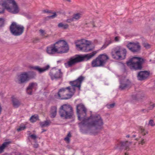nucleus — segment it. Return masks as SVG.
Returning <instances> with one entry per match:
<instances>
[{
  "mask_svg": "<svg viewBox=\"0 0 155 155\" xmlns=\"http://www.w3.org/2000/svg\"><path fill=\"white\" fill-rule=\"evenodd\" d=\"M127 51L124 48L117 46L113 48L111 51V55L113 58L117 60H123L126 58Z\"/></svg>",
  "mask_w": 155,
  "mask_h": 155,
  "instance_id": "4",
  "label": "nucleus"
},
{
  "mask_svg": "<svg viewBox=\"0 0 155 155\" xmlns=\"http://www.w3.org/2000/svg\"><path fill=\"white\" fill-rule=\"evenodd\" d=\"M38 119V116L37 115L32 116L30 118V120L31 122H34L36 121Z\"/></svg>",
  "mask_w": 155,
  "mask_h": 155,
  "instance_id": "30",
  "label": "nucleus"
},
{
  "mask_svg": "<svg viewBox=\"0 0 155 155\" xmlns=\"http://www.w3.org/2000/svg\"><path fill=\"white\" fill-rule=\"evenodd\" d=\"M112 43V41L111 40H109L107 42H106L101 47V49H103L105 48L109 44Z\"/></svg>",
  "mask_w": 155,
  "mask_h": 155,
  "instance_id": "32",
  "label": "nucleus"
},
{
  "mask_svg": "<svg viewBox=\"0 0 155 155\" xmlns=\"http://www.w3.org/2000/svg\"><path fill=\"white\" fill-rule=\"evenodd\" d=\"M71 137V134L70 133H69L67 135L66 137L64 138V140L68 143L70 142V138Z\"/></svg>",
  "mask_w": 155,
  "mask_h": 155,
  "instance_id": "33",
  "label": "nucleus"
},
{
  "mask_svg": "<svg viewBox=\"0 0 155 155\" xmlns=\"http://www.w3.org/2000/svg\"><path fill=\"white\" fill-rule=\"evenodd\" d=\"M82 14L81 13H78L74 15L73 16V18L74 21L77 20L79 19L81 17Z\"/></svg>",
  "mask_w": 155,
  "mask_h": 155,
  "instance_id": "28",
  "label": "nucleus"
},
{
  "mask_svg": "<svg viewBox=\"0 0 155 155\" xmlns=\"http://www.w3.org/2000/svg\"><path fill=\"white\" fill-rule=\"evenodd\" d=\"M43 11V12H44V13H48V11L44 10Z\"/></svg>",
  "mask_w": 155,
  "mask_h": 155,
  "instance_id": "51",
  "label": "nucleus"
},
{
  "mask_svg": "<svg viewBox=\"0 0 155 155\" xmlns=\"http://www.w3.org/2000/svg\"><path fill=\"white\" fill-rule=\"evenodd\" d=\"M127 47L131 52L137 53L139 52L141 49V46L138 42H130L127 44Z\"/></svg>",
  "mask_w": 155,
  "mask_h": 155,
  "instance_id": "12",
  "label": "nucleus"
},
{
  "mask_svg": "<svg viewBox=\"0 0 155 155\" xmlns=\"http://www.w3.org/2000/svg\"><path fill=\"white\" fill-rule=\"evenodd\" d=\"M139 132L142 134V135L144 136L146 134H148V132L143 127H140L139 128Z\"/></svg>",
  "mask_w": 155,
  "mask_h": 155,
  "instance_id": "26",
  "label": "nucleus"
},
{
  "mask_svg": "<svg viewBox=\"0 0 155 155\" xmlns=\"http://www.w3.org/2000/svg\"><path fill=\"white\" fill-rule=\"evenodd\" d=\"M51 123V121L49 120H46L44 121L40 122V126L42 127H47Z\"/></svg>",
  "mask_w": 155,
  "mask_h": 155,
  "instance_id": "23",
  "label": "nucleus"
},
{
  "mask_svg": "<svg viewBox=\"0 0 155 155\" xmlns=\"http://www.w3.org/2000/svg\"><path fill=\"white\" fill-rule=\"evenodd\" d=\"M3 0H0V3L2 2L3 1Z\"/></svg>",
  "mask_w": 155,
  "mask_h": 155,
  "instance_id": "54",
  "label": "nucleus"
},
{
  "mask_svg": "<svg viewBox=\"0 0 155 155\" xmlns=\"http://www.w3.org/2000/svg\"><path fill=\"white\" fill-rule=\"evenodd\" d=\"M87 111L86 108L83 104H80L77 105V113L78 119L82 120L79 123V127L81 128L85 126L91 127L89 132L91 134L96 135L103 128V120L99 115L91 116L89 118H86Z\"/></svg>",
  "mask_w": 155,
  "mask_h": 155,
  "instance_id": "1",
  "label": "nucleus"
},
{
  "mask_svg": "<svg viewBox=\"0 0 155 155\" xmlns=\"http://www.w3.org/2000/svg\"><path fill=\"white\" fill-rule=\"evenodd\" d=\"M131 142L126 141L125 142H121L120 144H118L116 148H118L120 150H122L125 149V150L129 149V146L131 144Z\"/></svg>",
  "mask_w": 155,
  "mask_h": 155,
  "instance_id": "17",
  "label": "nucleus"
},
{
  "mask_svg": "<svg viewBox=\"0 0 155 155\" xmlns=\"http://www.w3.org/2000/svg\"><path fill=\"white\" fill-rule=\"evenodd\" d=\"M46 51L49 54L52 55L58 53V50L56 42L46 48Z\"/></svg>",
  "mask_w": 155,
  "mask_h": 155,
  "instance_id": "16",
  "label": "nucleus"
},
{
  "mask_svg": "<svg viewBox=\"0 0 155 155\" xmlns=\"http://www.w3.org/2000/svg\"><path fill=\"white\" fill-rule=\"evenodd\" d=\"M115 105V103H113L110 104H107L106 105V106L108 108L110 109L114 107Z\"/></svg>",
  "mask_w": 155,
  "mask_h": 155,
  "instance_id": "36",
  "label": "nucleus"
},
{
  "mask_svg": "<svg viewBox=\"0 0 155 155\" xmlns=\"http://www.w3.org/2000/svg\"><path fill=\"white\" fill-rule=\"evenodd\" d=\"M29 80V78L27 72H25L18 75L16 79V81L19 84L26 83Z\"/></svg>",
  "mask_w": 155,
  "mask_h": 155,
  "instance_id": "13",
  "label": "nucleus"
},
{
  "mask_svg": "<svg viewBox=\"0 0 155 155\" xmlns=\"http://www.w3.org/2000/svg\"><path fill=\"white\" fill-rule=\"evenodd\" d=\"M146 142V140L143 139H142L140 141L139 143L142 145L144 144Z\"/></svg>",
  "mask_w": 155,
  "mask_h": 155,
  "instance_id": "41",
  "label": "nucleus"
},
{
  "mask_svg": "<svg viewBox=\"0 0 155 155\" xmlns=\"http://www.w3.org/2000/svg\"><path fill=\"white\" fill-rule=\"evenodd\" d=\"M125 155H128V154H127V153H125Z\"/></svg>",
  "mask_w": 155,
  "mask_h": 155,
  "instance_id": "55",
  "label": "nucleus"
},
{
  "mask_svg": "<svg viewBox=\"0 0 155 155\" xmlns=\"http://www.w3.org/2000/svg\"><path fill=\"white\" fill-rule=\"evenodd\" d=\"M126 137H128H128H130V135H127V136H126Z\"/></svg>",
  "mask_w": 155,
  "mask_h": 155,
  "instance_id": "52",
  "label": "nucleus"
},
{
  "mask_svg": "<svg viewBox=\"0 0 155 155\" xmlns=\"http://www.w3.org/2000/svg\"><path fill=\"white\" fill-rule=\"evenodd\" d=\"M130 84V82L128 80L123 82L120 81L119 87L121 90L125 89L129 87Z\"/></svg>",
  "mask_w": 155,
  "mask_h": 155,
  "instance_id": "20",
  "label": "nucleus"
},
{
  "mask_svg": "<svg viewBox=\"0 0 155 155\" xmlns=\"http://www.w3.org/2000/svg\"><path fill=\"white\" fill-rule=\"evenodd\" d=\"M120 37L118 36H116L114 40L116 41H119Z\"/></svg>",
  "mask_w": 155,
  "mask_h": 155,
  "instance_id": "48",
  "label": "nucleus"
},
{
  "mask_svg": "<svg viewBox=\"0 0 155 155\" xmlns=\"http://www.w3.org/2000/svg\"><path fill=\"white\" fill-rule=\"evenodd\" d=\"M49 67V66L48 65L42 68H40L39 66H32L31 68V69L38 71L39 73H41L48 70Z\"/></svg>",
  "mask_w": 155,
  "mask_h": 155,
  "instance_id": "19",
  "label": "nucleus"
},
{
  "mask_svg": "<svg viewBox=\"0 0 155 155\" xmlns=\"http://www.w3.org/2000/svg\"><path fill=\"white\" fill-rule=\"evenodd\" d=\"M133 136L134 137H136V136L135 135H133Z\"/></svg>",
  "mask_w": 155,
  "mask_h": 155,
  "instance_id": "56",
  "label": "nucleus"
},
{
  "mask_svg": "<svg viewBox=\"0 0 155 155\" xmlns=\"http://www.w3.org/2000/svg\"><path fill=\"white\" fill-rule=\"evenodd\" d=\"M58 27L59 28H62L63 29H66L68 28L69 25L67 24H64L63 23L61 22L58 24Z\"/></svg>",
  "mask_w": 155,
  "mask_h": 155,
  "instance_id": "25",
  "label": "nucleus"
},
{
  "mask_svg": "<svg viewBox=\"0 0 155 155\" xmlns=\"http://www.w3.org/2000/svg\"><path fill=\"white\" fill-rule=\"evenodd\" d=\"M12 101L13 105L15 108L18 107L21 105L20 101L15 98L13 97Z\"/></svg>",
  "mask_w": 155,
  "mask_h": 155,
  "instance_id": "21",
  "label": "nucleus"
},
{
  "mask_svg": "<svg viewBox=\"0 0 155 155\" xmlns=\"http://www.w3.org/2000/svg\"><path fill=\"white\" fill-rule=\"evenodd\" d=\"M30 137L33 140H35L37 138V136L35 134H32L30 135Z\"/></svg>",
  "mask_w": 155,
  "mask_h": 155,
  "instance_id": "44",
  "label": "nucleus"
},
{
  "mask_svg": "<svg viewBox=\"0 0 155 155\" xmlns=\"http://www.w3.org/2000/svg\"><path fill=\"white\" fill-rule=\"evenodd\" d=\"M57 15L56 13L55 12H54V13L53 15L50 16H49V17L53 18L55 17Z\"/></svg>",
  "mask_w": 155,
  "mask_h": 155,
  "instance_id": "46",
  "label": "nucleus"
},
{
  "mask_svg": "<svg viewBox=\"0 0 155 155\" xmlns=\"http://www.w3.org/2000/svg\"><path fill=\"white\" fill-rule=\"evenodd\" d=\"M28 75L29 80L31 79L34 78L36 75V73L33 71H30L27 72Z\"/></svg>",
  "mask_w": 155,
  "mask_h": 155,
  "instance_id": "27",
  "label": "nucleus"
},
{
  "mask_svg": "<svg viewBox=\"0 0 155 155\" xmlns=\"http://www.w3.org/2000/svg\"><path fill=\"white\" fill-rule=\"evenodd\" d=\"M51 118L54 117L57 114V107L55 106H53L51 107Z\"/></svg>",
  "mask_w": 155,
  "mask_h": 155,
  "instance_id": "22",
  "label": "nucleus"
},
{
  "mask_svg": "<svg viewBox=\"0 0 155 155\" xmlns=\"http://www.w3.org/2000/svg\"><path fill=\"white\" fill-rule=\"evenodd\" d=\"M4 19L2 18H0V27L3 26L4 24Z\"/></svg>",
  "mask_w": 155,
  "mask_h": 155,
  "instance_id": "37",
  "label": "nucleus"
},
{
  "mask_svg": "<svg viewBox=\"0 0 155 155\" xmlns=\"http://www.w3.org/2000/svg\"><path fill=\"white\" fill-rule=\"evenodd\" d=\"M92 25H93V27H94L95 26L94 25V23H93H93Z\"/></svg>",
  "mask_w": 155,
  "mask_h": 155,
  "instance_id": "53",
  "label": "nucleus"
},
{
  "mask_svg": "<svg viewBox=\"0 0 155 155\" xmlns=\"http://www.w3.org/2000/svg\"><path fill=\"white\" fill-rule=\"evenodd\" d=\"M58 53L64 54L67 53L69 49L68 45L67 42L64 40H60L56 42Z\"/></svg>",
  "mask_w": 155,
  "mask_h": 155,
  "instance_id": "10",
  "label": "nucleus"
},
{
  "mask_svg": "<svg viewBox=\"0 0 155 155\" xmlns=\"http://www.w3.org/2000/svg\"><path fill=\"white\" fill-rule=\"evenodd\" d=\"M26 92L29 95H31L32 93V90L31 89L27 87L26 89Z\"/></svg>",
  "mask_w": 155,
  "mask_h": 155,
  "instance_id": "35",
  "label": "nucleus"
},
{
  "mask_svg": "<svg viewBox=\"0 0 155 155\" xmlns=\"http://www.w3.org/2000/svg\"><path fill=\"white\" fill-rule=\"evenodd\" d=\"M97 53V51H94L91 53L86 54L82 55H78L76 57H71L67 62L64 63V66L66 68L71 67L77 63L89 60L93 57Z\"/></svg>",
  "mask_w": 155,
  "mask_h": 155,
  "instance_id": "2",
  "label": "nucleus"
},
{
  "mask_svg": "<svg viewBox=\"0 0 155 155\" xmlns=\"http://www.w3.org/2000/svg\"><path fill=\"white\" fill-rule=\"evenodd\" d=\"M149 75V73L147 71H140L138 73L137 77L139 80L142 81L146 79Z\"/></svg>",
  "mask_w": 155,
  "mask_h": 155,
  "instance_id": "18",
  "label": "nucleus"
},
{
  "mask_svg": "<svg viewBox=\"0 0 155 155\" xmlns=\"http://www.w3.org/2000/svg\"><path fill=\"white\" fill-rule=\"evenodd\" d=\"M148 125L151 126V127H154L155 126V123L154 120L152 119H150L149 120L148 124Z\"/></svg>",
  "mask_w": 155,
  "mask_h": 155,
  "instance_id": "34",
  "label": "nucleus"
},
{
  "mask_svg": "<svg viewBox=\"0 0 155 155\" xmlns=\"http://www.w3.org/2000/svg\"><path fill=\"white\" fill-rule=\"evenodd\" d=\"M4 2H6L9 6L10 5H12L17 4L15 0H6Z\"/></svg>",
  "mask_w": 155,
  "mask_h": 155,
  "instance_id": "29",
  "label": "nucleus"
},
{
  "mask_svg": "<svg viewBox=\"0 0 155 155\" xmlns=\"http://www.w3.org/2000/svg\"><path fill=\"white\" fill-rule=\"evenodd\" d=\"M141 111L143 113H146L148 112L149 110L148 109H142Z\"/></svg>",
  "mask_w": 155,
  "mask_h": 155,
  "instance_id": "43",
  "label": "nucleus"
},
{
  "mask_svg": "<svg viewBox=\"0 0 155 155\" xmlns=\"http://www.w3.org/2000/svg\"><path fill=\"white\" fill-rule=\"evenodd\" d=\"M33 146L34 147L37 148L38 147V144L37 143H36L35 144H34Z\"/></svg>",
  "mask_w": 155,
  "mask_h": 155,
  "instance_id": "49",
  "label": "nucleus"
},
{
  "mask_svg": "<svg viewBox=\"0 0 155 155\" xmlns=\"http://www.w3.org/2000/svg\"><path fill=\"white\" fill-rule=\"evenodd\" d=\"M46 130H45V129H42V131L41 132V133H42L45 131H46Z\"/></svg>",
  "mask_w": 155,
  "mask_h": 155,
  "instance_id": "50",
  "label": "nucleus"
},
{
  "mask_svg": "<svg viewBox=\"0 0 155 155\" xmlns=\"http://www.w3.org/2000/svg\"><path fill=\"white\" fill-rule=\"evenodd\" d=\"M5 9L3 7L2 8H0V14L3 13Z\"/></svg>",
  "mask_w": 155,
  "mask_h": 155,
  "instance_id": "45",
  "label": "nucleus"
},
{
  "mask_svg": "<svg viewBox=\"0 0 155 155\" xmlns=\"http://www.w3.org/2000/svg\"><path fill=\"white\" fill-rule=\"evenodd\" d=\"M109 59L108 56L106 54H100L91 62L92 67L104 66Z\"/></svg>",
  "mask_w": 155,
  "mask_h": 155,
  "instance_id": "7",
  "label": "nucleus"
},
{
  "mask_svg": "<svg viewBox=\"0 0 155 155\" xmlns=\"http://www.w3.org/2000/svg\"><path fill=\"white\" fill-rule=\"evenodd\" d=\"M2 5L8 11L11 13L16 14L19 12V8L17 4L10 6L6 2H4L2 3Z\"/></svg>",
  "mask_w": 155,
  "mask_h": 155,
  "instance_id": "11",
  "label": "nucleus"
},
{
  "mask_svg": "<svg viewBox=\"0 0 155 155\" xmlns=\"http://www.w3.org/2000/svg\"><path fill=\"white\" fill-rule=\"evenodd\" d=\"M49 75L52 80L61 78L63 75V73L60 69L58 70H53L51 71Z\"/></svg>",
  "mask_w": 155,
  "mask_h": 155,
  "instance_id": "15",
  "label": "nucleus"
},
{
  "mask_svg": "<svg viewBox=\"0 0 155 155\" xmlns=\"http://www.w3.org/2000/svg\"><path fill=\"white\" fill-rule=\"evenodd\" d=\"M84 78L82 76H80L76 80L71 81L70 82V84L72 86L71 88L74 87L75 89V87H77L78 88L79 90H80L81 84L83 81L84 80Z\"/></svg>",
  "mask_w": 155,
  "mask_h": 155,
  "instance_id": "14",
  "label": "nucleus"
},
{
  "mask_svg": "<svg viewBox=\"0 0 155 155\" xmlns=\"http://www.w3.org/2000/svg\"><path fill=\"white\" fill-rule=\"evenodd\" d=\"M59 114L60 117L63 119L71 118L73 114V108L69 105L64 104L60 107Z\"/></svg>",
  "mask_w": 155,
  "mask_h": 155,
  "instance_id": "5",
  "label": "nucleus"
},
{
  "mask_svg": "<svg viewBox=\"0 0 155 155\" xmlns=\"http://www.w3.org/2000/svg\"><path fill=\"white\" fill-rule=\"evenodd\" d=\"M75 92L74 87L71 88L69 87L62 88L60 89L57 94L55 95V97L60 99H68L71 98Z\"/></svg>",
  "mask_w": 155,
  "mask_h": 155,
  "instance_id": "3",
  "label": "nucleus"
},
{
  "mask_svg": "<svg viewBox=\"0 0 155 155\" xmlns=\"http://www.w3.org/2000/svg\"><path fill=\"white\" fill-rule=\"evenodd\" d=\"M155 104H152L151 105H150V106L148 107V109L149 110H151L153 109L154 108V107H155Z\"/></svg>",
  "mask_w": 155,
  "mask_h": 155,
  "instance_id": "39",
  "label": "nucleus"
},
{
  "mask_svg": "<svg viewBox=\"0 0 155 155\" xmlns=\"http://www.w3.org/2000/svg\"><path fill=\"white\" fill-rule=\"evenodd\" d=\"M144 47L147 48H150V45L149 44L147 43H145L144 45Z\"/></svg>",
  "mask_w": 155,
  "mask_h": 155,
  "instance_id": "47",
  "label": "nucleus"
},
{
  "mask_svg": "<svg viewBox=\"0 0 155 155\" xmlns=\"http://www.w3.org/2000/svg\"><path fill=\"white\" fill-rule=\"evenodd\" d=\"M144 60L143 58L134 57L127 62V64L131 69L137 70L141 69L142 64Z\"/></svg>",
  "mask_w": 155,
  "mask_h": 155,
  "instance_id": "6",
  "label": "nucleus"
},
{
  "mask_svg": "<svg viewBox=\"0 0 155 155\" xmlns=\"http://www.w3.org/2000/svg\"><path fill=\"white\" fill-rule=\"evenodd\" d=\"M26 128L25 126H20L17 129V130L18 131H21L23 130Z\"/></svg>",
  "mask_w": 155,
  "mask_h": 155,
  "instance_id": "38",
  "label": "nucleus"
},
{
  "mask_svg": "<svg viewBox=\"0 0 155 155\" xmlns=\"http://www.w3.org/2000/svg\"><path fill=\"white\" fill-rule=\"evenodd\" d=\"M24 27L15 22L12 23L10 27L11 33L14 35L18 36L21 35L24 32Z\"/></svg>",
  "mask_w": 155,
  "mask_h": 155,
  "instance_id": "9",
  "label": "nucleus"
},
{
  "mask_svg": "<svg viewBox=\"0 0 155 155\" xmlns=\"http://www.w3.org/2000/svg\"><path fill=\"white\" fill-rule=\"evenodd\" d=\"M37 84L36 83H29L28 87L31 89L32 90L35 87L37 86Z\"/></svg>",
  "mask_w": 155,
  "mask_h": 155,
  "instance_id": "31",
  "label": "nucleus"
},
{
  "mask_svg": "<svg viewBox=\"0 0 155 155\" xmlns=\"http://www.w3.org/2000/svg\"><path fill=\"white\" fill-rule=\"evenodd\" d=\"M39 31L41 35L43 36H44L46 34V33L45 31L43 30H40Z\"/></svg>",
  "mask_w": 155,
  "mask_h": 155,
  "instance_id": "40",
  "label": "nucleus"
},
{
  "mask_svg": "<svg viewBox=\"0 0 155 155\" xmlns=\"http://www.w3.org/2000/svg\"><path fill=\"white\" fill-rule=\"evenodd\" d=\"M77 49L79 51L88 52L92 50L90 47L91 42L85 39L78 40L75 42Z\"/></svg>",
  "mask_w": 155,
  "mask_h": 155,
  "instance_id": "8",
  "label": "nucleus"
},
{
  "mask_svg": "<svg viewBox=\"0 0 155 155\" xmlns=\"http://www.w3.org/2000/svg\"><path fill=\"white\" fill-rule=\"evenodd\" d=\"M10 143V142H5L0 146V153L2 152L5 148L7 147Z\"/></svg>",
  "mask_w": 155,
  "mask_h": 155,
  "instance_id": "24",
  "label": "nucleus"
},
{
  "mask_svg": "<svg viewBox=\"0 0 155 155\" xmlns=\"http://www.w3.org/2000/svg\"><path fill=\"white\" fill-rule=\"evenodd\" d=\"M73 21H74L73 18L72 17V18L67 19L66 20V21L68 23H70Z\"/></svg>",
  "mask_w": 155,
  "mask_h": 155,
  "instance_id": "42",
  "label": "nucleus"
}]
</instances>
